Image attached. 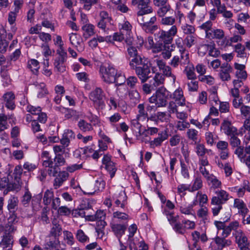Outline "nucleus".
<instances>
[{"mask_svg": "<svg viewBox=\"0 0 250 250\" xmlns=\"http://www.w3.org/2000/svg\"><path fill=\"white\" fill-rule=\"evenodd\" d=\"M177 31L178 29L176 25H173L167 31L161 30L155 34V39L157 42L153 48V52L154 53L159 52L166 47L167 44L168 45L171 43L173 37L177 33Z\"/></svg>", "mask_w": 250, "mask_h": 250, "instance_id": "nucleus-1", "label": "nucleus"}, {"mask_svg": "<svg viewBox=\"0 0 250 250\" xmlns=\"http://www.w3.org/2000/svg\"><path fill=\"white\" fill-rule=\"evenodd\" d=\"M171 97L170 92L165 87L159 88L150 98L149 101L150 103L155 104L157 107L165 106L167 100Z\"/></svg>", "mask_w": 250, "mask_h": 250, "instance_id": "nucleus-2", "label": "nucleus"}, {"mask_svg": "<svg viewBox=\"0 0 250 250\" xmlns=\"http://www.w3.org/2000/svg\"><path fill=\"white\" fill-rule=\"evenodd\" d=\"M115 192L112 195V199L117 208H124L127 203V197L123 187L117 186L115 188Z\"/></svg>", "mask_w": 250, "mask_h": 250, "instance_id": "nucleus-3", "label": "nucleus"}, {"mask_svg": "<svg viewBox=\"0 0 250 250\" xmlns=\"http://www.w3.org/2000/svg\"><path fill=\"white\" fill-rule=\"evenodd\" d=\"M117 70L112 65H102L100 68V75L102 80L107 83H113Z\"/></svg>", "mask_w": 250, "mask_h": 250, "instance_id": "nucleus-4", "label": "nucleus"}, {"mask_svg": "<svg viewBox=\"0 0 250 250\" xmlns=\"http://www.w3.org/2000/svg\"><path fill=\"white\" fill-rule=\"evenodd\" d=\"M61 230V228L59 226L52 228L51 233L54 236L49 237V241H47L43 246V250H54L59 244V241L56 237L59 235Z\"/></svg>", "mask_w": 250, "mask_h": 250, "instance_id": "nucleus-5", "label": "nucleus"}, {"mask_svg": "<svg viewBox=\"0 0 250 250\" xmlns=\"http://www.w3.org/2000/svg\"><path fill=\"white\" fill-rule=\"evenodd\" d=\"M104 98L103 91L99 87H96L89 94V99L99 109H103L105 107Z\"/></svg>", "mask_w": 250, "mask_h": 250, "instance_id": "nucleus-6", "label": "nucleus"}, {"mask_svg": "<svg viewBox=\"0 0 250 250\" xmlns=\"http://www.w3.org/2000/svg\"><path fill=\"white\" fill-rule=\"evenodd\" d=\"M143 62V64L135 68L136 75L140 79L142 83H144L151 76V74L154 72L150 70L149 65L146 62Z\"/></svg>", "mask_w": 250, "mask_h": 250, "instance_id": "nucleus-7", "label": "nucleus"}, {"mask_svg": "<svg viewBox=\"0 0 250 250\" xmlns=\"http://www.w3.org/2000/svg\"><path fill=\"white\" fill-rule=\"evenodd\" d=\"M131 3L137 6L138 16H143L152 12L151 7L149 6V0H132Z\"/></svg>", "mask_w": 250, "mask_h": 250, "instance_id": "nucleus-8", "label": "nucleus"}, {"mask_svg": "<svg viewBox=\"0 0 250 250\" xmlns=\"http://www.w3.org/2000/svg\"><path fill=\"white\" fill-rule=\"evenodd\" d=\"M119 29L120 32L126 34L125 42L127 45L133 44V38L132 35V26L127 21L124 20L122 22L119 23Z\"/></svg>", "mask_w": 250, "mask_h": 250, "instance_id": "nucleus-9", "label": "nucleus"}, {"mask_svg": "<svg viewBox=\"0 0 250 250\" xmlns=\"http://www.w3.org/2000/svg\"><path fill=\"white\" fill-rule=\"evenodd\" d=\"M127 244L130 250H147L148 246L141 237L128 239Z\"/></svg>", "mask_w": 250, "mask_h": 250, "instance_id": "nucleus-10", "label": "nucleus"}, {"mask_svg": "<svg viewBox=\"0 0 250 250\" xmlns=\"http://www.w3.org/2000/svg\"><path fill=\"white\" fill-rule=\"evenodd\" d=\"M215 196H213L211 199L212 203L213 204H224L229 200L230 198L229 194L224 189H217L214 192Z\"/></svg>", "mask_w": 250, "mask_h": 250, "instance_id": "nucleus-11", "label": "nucleus"}, {"mask_svg": "<svg viewBox=\"0 0 250 250\" xmlns=\"http://www.w3.org/2000/svg\"><path fill=\"white\" fill-rule=\"evenodd\" d=\"M154 62L160 70L162 71L163 74L165 76L169 78L172 83H175L176 77L172 73L171 68L169 66L166 65L165 62L162 60L156 59Z\"/></svg>", "mask_w": 250, "mask_h": 250, "instance_id": "nucleus-12", "label": "nucleus"}, {"mask_svg": "<svg viewBox=\"0 0 250 250\" xmlns=\"http://www.w3.org/2000/svg\"><path fill=\"white\" fill-rule=\"evenodd\" d=\"M110 226L112 231L118 237L120 242V237L125 233L126 229V225L124 223H118L110 221Z\"/></svg>", "mask_w": 250, "mask_h": 250, "instance_id": "nucleus-13", "label": "nucleus"}, {"mask_svg": "<svg viewBox=\"0 0 250 250\" xmlns=\"http://www.w3.org/2000/svg\"><path fill=\"white\" fill-rule=\"evenodd\" d=\"M233 208L237 209L238 213L241 216H246L249 212L246 204L244 201L240 198H235L232 205Z\"/></svg>", "mask_w": 250, "mask_h": 250, "instance_id": "nucleus-14", "label": "nucleus"}, {"mask_svg": "<svg viewBox=\"0 0 250 250\" xmlns=\"http://www.w3.org/2000/svg\"><path fill=\"white\" fill-rule=\"evenodd\" d=\"M232 67L228 63H223L220 67L219 76L222 81H229L231 79L230 73Z\"/></svg>", "mask_w": 250, "mask_h": 250, "instance_id": "nucleus-15", "label": "nucleus"}, {"mask_svg": "<svg viewBox=\"0 0 250 250\" xmlns=\"http://www.w3.org/2000/svg\"><path fill=\"white\" fill-rule=\"evenodd\" d=\"M233 236L234 237L235 242L238 246H243L244 245H249L248 238L242 229H236L232 233Z\"/></svg>", "mask_w": 250, "mask_h": 250, "instance_id": "nucleus-16", "label": "nucleus"}, {"mask_svg": "<svg viewBox=\"0 0 250 250\" xmlns=\"http://www.w3.org/2000/svg\"><path fill=\"white\" fill-rule=\"evenodd\" d=\"M221 129L228 136L237 135L238 132L237 128L232 126L231 122L225 120L222 123L221 126Z\"/></svg>", "mask_w": 250, "mask_h": 250, "instance_id": "nucleus-17", "label": "nucleus"}, {"mask_svg": "<svg viewBox=\"0 0 250 250\" xmlns=\"http://www.w3.org/2000/svg\"><path fill=\"white\" fill-rule=\"evenodd\" d=\"M239 227V223L237 221L230 222L228 226L225 225L223 229L220 232L219 236L224 238L227 237L230 234L232 230L235 231L236 229H238Z\"/></svg>", "mask_w": 250, "mask_h": 250, "instance_id": "nucleus-18", "label": "nucleus"}, {"mask_svg": "<svg viewBox=\"0 0 250 250\" xmlns=\"http://www.w3.org/2000/svg\"><path fill=\"white\" fill-rule=\"evenodd\" d=\"M202 49L208 50V55L210 56L216 57L218 56L220 54V51L215 48L214 45L211 44H204L202 45L198 50V53L200 55H204L205 52H202Z\"/></svg>", "mask_w": 250, "mask_h": 250, "instance_id": "nucleus-19", "label": "nucleus"}, {"mask_svg": "<svg viewBox=\"0 0 250 250\" xmlns=\"http://www.w3.org/2000/svg\"><path fill=\"white\" fill-rule=\"evenodd\" d=\"M129 219V216L127 213L117 210L113 211L111 221L125 223Z\"/></svg>", "mask_w": 250, "mask_h": 250, "instance_id": "nucleus-20", "label": "nucleus"}, {"mask_svg": "<svg viewBox=\"0 0 250 250\" xmlns=\"http://www.w3.org/2000/svg\"><path fill=\"white\" fill-rule=\"evenodd\" d=\"M197 204V200H194L191 204L183 203L180 206V211L182 213L186 215H194L193 207Z\"/></svg>", "mask_w": 250, "mask_h": 250, "instance_id": "nucleus-21", "label": "nucleus"}, {"mask_svg": "<svg viewBox=\"0 0 250 250\" xmlns=\"http://www.w3.org/2000/svg\"><path fill=\"white\" fill-rule=\"evenodd\" d=\"M14 244L13 236L9 233H5L0 241V246L2 249L13 248Z\"/></svg>", "mask_w": 250, "mask_h": 250, "instance_id": "nucleus-22", "label": "nucleus"}, {"mask_svg": "<svg viewBox=\"0 0 250 250\" xmlns=\"http://www.w3.org/2000/svg\"><path fill=\"white\" fill-rule=\"evenodd\" d=\"M234 68L236 70L235 76L238 79L245 80L247 78V73L245 70L246 66L244 64L235 62L234 64Z\"/></svg>", "mask_w": 250, "mask_h": 250, "instance_id": "nucleus-23", "label": "nucleus"}, {"mask_svg": "<svg viewBox=\"0 0 250 250\" xmlns=\"http://www.w3.org/2000/svg\"><path fill=\"white\" fill-rule=\"evenodd\" d=\"M206 180L208 186L210 187V189L216 190V189H219L222 187L221 181L213 174H211V175Z\"/></svg>", "mask_w": 250, "mask_h": 250, "instance_id": "nucleus-24", "label": "nucleus"}, {"mask_svg": "<svg viewBox=\"0 0 250 250\" xmlns=\"http://www.w3.org/2000/svg\"><path fill=\"white\" fill-rule=\"evenodd\" d=\"M3 98L7 108L13 110L15 108V95L12 92H8L5 93L3 96Z\"/></svg>", "mask_w": 250, "mask_h": 250, "instance_id": "nucleus-25", "label": "nucleus"}, {"mask_svg": "<svg viewBox=\"0 0 250 250\" xmlns=\"http://www.w3.org/2000/svg\"><path fill=\"white\" fill-rule=\"evenodd\" d=\"M225 33L223 30L219 28H212L210 33H208L206 38L209 40H224Z\"/></svg>", "mask_w": 250, "mask_h": 250, "instance_id": "nucleus-26", "label": "nucleus"}, {"mask_svg": "<svg viewBox=\"0 0 250 250\" xmlns=\"http://www.w3.org/2000/svg\"><path fill=\"white\" fill-rule=\"evenodd\" d=\"M109 143L104 142L103 140H99L98 146L99 149L94 151L92 155L93 159L97 160L101 155H103L104 151L107 149V144Z\"/></svg>", "mask_w": 250, "mask_h": 250, "instance_id": "nucleus-27", "label": "nucleus"}, {"mask_svg": "<svg viewBox=\"0 0 250 250\" xmlns=\"http://www.w3.org/2000/svg\"><path fill=\"white\" fill-rule=\"evenodd\" d=\"M75 138V135L72 130L70 129L65 130L62 138L61 140V143L63 146H67L69 145L70 142L74 140Z\"/></svg>", "mask_w": 250, "mask_h": 250, "instance_id": "nucleus-28", "label": "nucleus"}, {"mask_svg": "<svg viewBox=\"0 0 250 250\" xmlns=\"http://www.w3.org/2000/svg\"><path fill=\"white\" fill-rule=\"evenodd\" d=\"M173 98L179 105L184 106L186 104V100L181 88H178L174 92Z\"/></svg>", "mask_w": 250, "mask_h": 250, "instance_id": "nucleus-29", "label": "nucleus"}, {"mask_svg": "<svg viewBox=\"0 0 250 250\" xmlns=\"http://www.w3.org/2000/svg\"><path fill=\"white\" fill-rule=\"evenodd\" d=\"M168 138V135L166 132L162 131L159 132L158 137L150 142L151 147H155L160 146L162 143Z\"/></svg>", "mask_w": 250, "mask_h": 250, "instance_id": "nucleus-30", "label": "nucleus"}, {"mask_svg": "<svg viewBox=\"0 0 250 250\" xmlns=\"http://www.w3.org/2000/svg\"><path fill=\"white\" fill-rule=\"evenodd\" d=\"M163 213L167 216L169 223L172 226V229H173L174 227L179 222V216L175 215L173 211L167 210L166 208L164 209Z\"/></svg>", "mask_w": 250, "mask_h": 250, "instance_id": "nucleus-31", "label": "nucleus"}, {"mask_svg": "<svg viewBox=\"0 0 250 250\" xmlns=\"http://www.w3.org/2000/svg\"><path fill=\"white\" fill-rule=\"evenodd\" d=\"M194 151L198 157H203L206 153L213 154V152L211 149H207L205 146L201 143L195 144Z\"/></svg>", "mask_w": 250, "mask_h": 250, "instance_id": "nucleus-32", "label": "nucleus"}, {"mask_svg": "<svg viewBox=\"0 0 250 250\" xmlns=\"http://www.w3.org/2000/svg\"><path fill=\"white\" fill-rule=\"evenodd\" d=\"M69 176L67 172L62 171L59 173L58 176L55 178L54 181V187L55 188H58L61 187L63 182L66 181Z\"/></svg>", "mask_w": 250, "mask_h": 250, "instance_id": "nucleus-33", "label": "nucleus"}, {"mask_svg": "<svg viewBox=\"0 0 250 250\" xmlns=\"http://www.w3.org/2000/svg\"><path fill=\"white\" fill-rule=\"evenodd\" d=\"M203 186V180L200 176H194L191 184L190 185L191 192L198 190L202 188Z\"/></svg>", "mask_w": 250, "mask_h": 250, "instance_id": "nucleus-34", "label": "nucleus"}, {"mask_svg": "<svg viewBox=\"0 0 250 250\" xmlns=\"http://www.w3.org/2000/svg\"><path fill=\"white\" fill-rule=\"evenodd\" d=\"M209 95L208 100L211 105H216L220 102L217 95V89L216 87L213 86L209 90Z\"/></svg>", "mask_w": 250, "mask_h": 250, "instance_id": "nucleus-35", "label": "nucleus"}, {"mask_svg": "<svg viewBox=\"0 0 250 250\" xmlns=\"http://www.w3.org/2000/svg\"><path fill=\"white\" fill-rule=\"evenodd\" d=\"M83 36L85 38H89L95 34V26L92 24L86 23L82 27Z\"/></svg>", "mask_w": 250, "mask_h": 250, "instance_id": "nucleus-36", "label": "nucleus"}, {"mask_svg": "<svg viewBox=\"0 0 250 250\" xmlns=\"http://www.w3.org/2000/svg\"><path fill=\"white\" fill-rule=\"evenodd\" d=\"M35 87L37 91V97L38 98H44L48 94V91L44 83H37L36 84Z\"/></svg>", "mask_w": 250, "mask_h": 250, "instance_id": "nucleus-37", "label": "nucleus"}, {"mask_svg": "<svg viewBox=\"0 0 250 250\" xmlns=\"http://www.w3.org/2000/svg\"><path fill=\"white\" fill-rule=\"evenodd\" d=\"M242 40V37L238 35H234L229 39L225 38L221 44L223 46H231L233 43H236L240 42Z\"/></svg>", "mask_w": 250, "mask_h": 250, "instance_id": "nucleus-38", "label": "nucleus"}, {"mask_svg": "<svg viewBox=\"0 0 250 250\" xmlns=\"http://www.w3.org/2000/svg\"><path fill=\"white\" fill-rule=\"evenodd\" d=\"M215 241L219 249H222L223 248L229 246L231 244V241L229 239H226L225 238L217 235L215 239Z\"/></svg>", "mask_w": 250, "mask_h": 250, "instance_id": "nucleus-39", "label": "nucleus"}, {"mask_svg": "<svg viewBox=\"0 0 250 250\" xmlns=\"http://www.w3.org/2000/svg\"><path fill=\"white\" fill-rule=\"evenodd\" d=\"M139 84L138 78L135 76H130L126 79L125 85L130 89H134Z\"/></svg>", "mask_w": 250, "mask_h": 250, "instance_id": "nucleus-40", "label": "nucleus"}, {"mask_svg": "<svg viewBox=\"0 0 250 250\" xmlns=\"http://www.w3.org/2000/svg\"><path fill=\"white\" fill-rule=\"evenodd\" d=\"M193 244H191V246H197V243L199 240L204 242L207 240V237L205 233H202L200 235V233L197 231H194L192 233Z\"/></svg>", "mask_w": 250, "mask_h": 250, "instance_id": "nucleus-41", "label": "nucleus"}, {"mask_svg": "<svg viewBox=\"0 0 250 250\" xmlns=\"http://www.w3.org/2000/svg\"><path fill=\"white\" fill-rule=\"evenodd\" d=\"M148 135L149 132L147 129H143V128L139 129V130L136 132L137 139L142 142L146 143L148 141V139L146 138Z\"/></svg>", "mask_w": 250, "mask_h": 250, "instance_id": "nucleus-42", "label": "nucleus"}, {"mask_svg": "<svg viewBox=\"0 0 250 250\" xmlns=\"http://www.w3.org/2000/svg\"><path fill=\"white\" fill-rule=\"evenodd\" d=\"M194 200H197V203H199V206L203 207L208 203V197L206 194H203L201 191H198Z\"/></svg>", "mask_w": 250, "mask_h": 250, "instance_id": "nucleus-43", "label": "nucleus"}, {"mask_svg": "<svg viewBox=\"0 0 250 250\" xmlns=\"http://www.w3.org/2000/svg\"><path fill=\"white\" fill-rule=\"evenodd\" d=\"M150 83H152L153 86L156 88L158 86L162 85L164 82V77L162 74L157 73L153 79L151 80Z\"/></svg>", "mask_w": 250, "mask_h": 250, "instance_id": "nucleus-44", "label": "nucleus"}, {"mask_svg": "<svg viewBox=\"0 0 250 250\" xmlns=\"http://www.w3.org/2000/svg\"><path fill=\"white\" fill-rule=\"evenodd\" d=\"M180 53V64L184 65L189 62V53L185 48H181L179 50Z\"/></svg>", "mask_w": 250, "mask_h": 250, "instance_id": "nucleus-45", "label": "nucleus"}, {"mask_svg": "<svg viewBox=\"0 0 250 250\" xmlns=\"http://www.w3.org/2000/svg\"><path fill=\"white\" fill-rule=\"evenodd\" d=\"M116 93L120 98H124L128 93V88L125 84L117 85Z\"/></svg>", "mask_w": 250, "mask_h": 250, "instance_id": "nucleus-46", "label": "nucleus"}, {"mask_svg": "<svg viewBox=\"0 0 250 250\" xmlns=\"http://www.w3.org/2000/svg\"><path fill=\"white\" fill-rule=\"evenodd\" d=\"M27 67L33 73L36 74L40 68L39 62L35 59H31L28 61Z\"/></svg>", "mask_w": 250, "mask_h": 250, "instance_id": "nucleus-47", "label": "nucleus"}, {"mask_svg": "<svg viewBox=\"0 0 250 250\" xmlns=\"http://www.w3.org/2000/svg\"><path fill=\"white\" fill-rule=\"evenodd\" d=\"M115 79L113 83H115L117 86L121 84H125L126 78L121 71L117 70V74H116V76H115Z\"/></svg>", "mask_w": 250, "mask_h": 250, "instance_id": "nucleus-48", "label": "nucleus"}, {"mask_svg": "<svg viewBox=\"0 0 250 250\" xmlns=\"http://www.w3.org/2000/svg\"><path fill=\"white\" fill-rule=\"evenodd\" d=\"M185 45L188 48H190L197 42V37L193 35H188L184 39Z\"/></svg>", "mask_w": 250, "mask_h": 250, "instance_id": "nucleus-49", "label": "nucleus"}, {"mask_svg": "<svg viewBox=\"0 0 250 250\" xmlns=\"http://www.w3.org/2000/svg\"><path fill=\"white\" fill-rule=\"evenodd\" d=\"M42 53L44 57V61L46 62V65H49V61L48 57L51 55L52 52L49 45L46 43L42 44Z\"/></svg>", "mask_w": 250, "mask_h": 250, "instance_id": "nucleus-50", "label": "nucleus"}, {"mask_svg": "<svg viewBox=\"0 0 250 250\" xmlns=\"http://www.w3.org/2000/svg\"><path fill=\"white\" fill-rule=\"evenodd\" d=\"M66 61V60H64L55 59L54 63L55 69H57V70L60 73L64 72L65 71L64 62Z\"/></svg>", "mask_w": 250, "mask_h": 250, "instance_id": "nucleus-51", "label": "nucleus"}, {"mask_svg": "<svg viewBox=\"0 0 250 250\" xmlns=\"http://www.w3.org/2000/svg\"><path fill=\"white\" fill-rule=\"evenodd\" d=\"M205 140L208 145L212 146L217 139V136L213 133L207 131L205 133Z\"/></svg>", "mask_w": 250, "mask_h": 250, "instance_id": "nucleus-52", "label": "nucleus"}, {"mask_svg": "<svg viewBox=\"0 0 250 250\" xmlns=\"http://www.w3.org/2000/svg\"><path fill=\"white\" fill-rule=\"evenodd\" d=\"M63 239L65 243L71 246L74 244L75 240L72 232L68 230L63 231Z\"/></svg>", "mask_w": 250, "mask_h": 250, "instance_id": "nucleus-53", "label": "nucleus"}, {"mask_svg": "<svg viewBox=\"0 0 250 250\" xmlns=\"http://www.w3.org/2000/svg\"><path fill=\"white\" fill-rule=\"evenodd\" d=\"M169 109L172 113H176V117L178 119L182 121H185V120L187 119L188 114L184 112H178L176 108V105H175L173 107H172V105L170 104Z\"/></svg>", "mask_w": 250, "mask_h": 250, "instance_id": "nucleus-54", "label": "nucleus"}, {"mask_svg": "<svg viewBox=\"0 0 250 250\" xmlns=\"http://www.w3.org/2000/svg\"><path fill=\"white\" fill-rule=\"evenodd\" d=\"M184 72L188 79L194 80L196 79V76L194 72V67L192 65H188L185 68Z\"/></svg>", "mask_w": 250, "mask_h": 250, "instance_id": "nucleus-55", "label": "nucleus"}, {"mask_svg": "<svg viewBox=\"0 0 250 250\" xmlns=\"http://www.w3.org/2000/svg\"><path fill=\"white\" fill-rule=\"evenodd\" d=\"M53 197L54 193L52 189H47L44 192L43 198V201L44 204L46 205L50 204Z\"/></svg>", "mask_w": 250, "mask_h": 250, "instance_id": "nucleus-56", "label": "nucleus"}, {"mask_svg": "<svg viewBox=\"0 0 250 250\" xmlns=\"http://www.w3.org/2000/svg\"><path fill=\"white\" fill-rule=\"evenodd\" d=\"M212 22L210 21H208L199 26L200 29L203 30L205 31L206 38L208 36V33H210L212 30Z\"/></svg>", "mask_w": 250, "mask_h": 250, "instance_id": "nucleus-57", "label": "nucleus"}, {"mask_svg": "<svg viewBox=\"0 0 250 250\" xmlns=\"http://www.w3.org/2000/svg\"><path fill=\"white\" fill-rule=\"evenodd\" d=\"M183 32L187 35H193L195 32V28L194 26L185 23L181 26Z\"/></svg>", "mask_w": 250, "mask_h": 250, "instance_id": "nucleus-58", "label": "nucleus"}, {"mask_svg": "<svg viewBox=\"0 0 250 250\" xmlns=\"http://www.w3.org/2000/svg\"><path fill=\"white\" fill-rule=\"evenodd\" d=\"M21 188V180H15L11 182H9L8 187L7 188L8 190L19 191Z\"/></svg>", "mask_w": 250, "mask_h": 250, "instance_id": "nucleus-59", "label": "nucleus"}, {"mask_svg": "<svg viewBox=\"0 0 250 250\" xmlns=\"http://www.w3.org/2000/svg\"><path fill=\"white\" fill-rule=\"evenodd\" d=\"M190 185L189 184H179L177 187V192L181 196H184L186 194V191H188L190 192Z\"/></svg>", "mask_w": 250, "mask_h": 250, "instance_id": "nucleus-60", "label": "nucleus"}, {"mask_svg": "<svg viewBox=\"0 0 250 250\" xmlns=\"http://www.w3.org/2000/svg\"><path fill=\"white\" fill-rule=\"evenodd\" d=\"M121 118L122 116L121 114L117 112L114 113L109 117H106L107 120L112 126H114Z\"/></svg>", "mask_w": 250, "mask_h": 250, "instance_id": "nucleus-61", "label": "nucleus"}, {"mask_svg": "<svg viewBox=\"0 0 250 250\" xmlns=\"http://www.w3.org/2000/svg\"><path fill=\"white\" fill-rule=\"evenodd\" d=\"M212 5L216 7V10L219 14H223L226 10V7L225 4H222L221 0H214L212 1Z\"/></svg>", "mask_w": 250, "mask_h": 250, "instance_id": "nucleus-62", "label": "nucleus"}, {"mask_svg": "<svg viewBox=\"0 0 250 250\" xmlns=\"http://www.w3.org/2000/svg\"><path fill=\"white\" fill-rule=\"evenodd\" d=\"M156 18L152 17L149 22H146L144 23L143 28L145 29L146 32H152L153 30H155L157 28L156 26L152 25V24L155 21Z\"/></svg>", "mask_w": 250, "mask_h": 250, "instance_id": "nucleus-63", "label": "nucleus"}, {"mask_svg": "<svg viewBox=\"0 0 250 250\" xmlns=\"http://www.w3.org/2000/svg\"><path fill=\"white\" fill-rule=\"evenodd\" d=\"M69 41L72 45L77 46L80 44L81 39L76 33H71L69 34Z\"/></svg>", "mask_w": 250, "mask_h": 250, "instance_id": "nucleus-64", "label": "nucleus"}]
</instances>
